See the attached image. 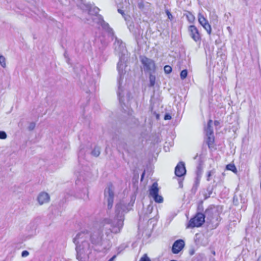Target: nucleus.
I'll return each instance as SVG.
<instances>
[{
    "instance_id": "1",
    "label": "nucleus",
    "mask_w": 261,
    "mask_h": 261,
    "mask_svg": "<svg viewBox=\"0 0 261 261\" xmlns=\"http://www.w3.org/2000/svg\"><path fill=\"white\" fill-rule=\"evenodd\" d=\"M134 202L126 203L122 201L118 203L115 206L114 219H105L102 229H98L92 233H89L87 230L79 232L74 238V241H76L79 238L82 239L85 237L90 239L95 250L98 252H107L111 248L112 244L110 240L102 239L103 231H105L107 236L111 233H119L124 224V215L131 209Z\"/></svg>"
},
{
    "instance_id": "2",
    "label": "nucleus",
    "mask_w": 261,
    "mask_h": 261,
    "mask_svg": "<svg viewBox=\"0 0 261 261\" xmlns=\"http://www.w3.org/2000/svg\"><path fill=\"white\" fill-rule=\"evenodd\" d=\"M114 50L115 53L119 57V61L117 64V70L118 71L119 77L117 79V84L118 89L117 91V96L120 103L121 105L124 103V97L125 92L121 87L123 75L125 73L124 68L126 67L125 62V53L126 52L125 45L121 40L118 39L115 37V41L114 43Z\"/></svg>"
},
{
    "instance_id": "3",
    "label": "nucleus",
    "mask_w": 261,
    "mask_h": 261,
    "mask_svg": "<svg viewBox=\"0 0 261 261\" xmlns=\"http://www.w3.org/2000/svg\"><path fill=\"white\" fill-rule=\"evenodd\" d=\"M89 239L85 238L83 237L82 238H79L76 241H74V238L73 239V243L76 245L75 250L76 251V258L79 260L81 261L83 257L82 255L83 254H88L91 252L92 246H91L89 241Z\"/></svg>"
},
{
    "instance_id": "4",
    "label": "nucleus",
    "mask_w": 261,
    "mask_h": 261,
    "mask_svg": "<svg viewBox=\"0 0 261 261\" xmlns=\"http://www.w3.org/2000/svg\"><path fill=\"white\" fill-rule=\"evenodd\" d=\"M221 211V208L219 206L210 205L204 212V215L210 223L214 224L216 222L214 225L215 228L219 225L221 220L220 216Z\"/></svg>"
},
{
    "instance_id": "5",
    "label": "nucleus",
    "mask_w": 261,
    "mask_h": 261,
    "mask_svg": "<svg viewBox=\"0 0 261 261\" xmlns=\"http://www.w3.org/2000/svg\"><path fill=\"white\" fill-rule=\"evenodd\" d=\"M100 153V148H81L78 152L79 164L82 166H86L84 160H86L87 155H91L94 157H97Z\"/></svg>"
},
{
    "instance_id": "6",
    "label": "nucleus",
    "mask_w": 261,
    "mask_h": 261,
    "mask_svg": "<svg viewBox=\"0 0 261 261\" xmlns=\"http://www.w3.org/2000/svg\"><path fill=\"white\" fill-rule=\"evenodd\" d=\"M212 120H210L204 129L205 136L204 137L203 145H207L208 147L213 146L215 141L213 129L212 126Z\"/></svg>"
},
{
    "instance_id": "7",
    "label": "nucleus",
    "mask_w": 261,
    "mask_h": 261,
    "mask_svg": "<svg viewBox=\"0 0 261 261\" xmlns=\"http://www.w3.org/2000/svg\"><path fill=\"white\" fill-rule=\"evenodd\" d=\"M205 218L204 214L196 213L195 216L190 220L187 227L188 228L200 227L204 223Z\"/></svg>"
},
{
    "instance_id": "8",
    "label": "nucleus",
    "mask_w": 261,
    "mask_h": 261,
    "mask_svg": "<svg viewBox=\"0 0 261 261\" xmlns=\"http://www.w3.org/2000/svg\"><path fill=\"white\" fill-rule=\"evenodd\" d=\"M159 188L156 182H153L149 189V196L152 198L153 200L158 203H162L164 201L162 195H159Z\"/></svg>"
},
{
    "instance_id": "9",
    "label": "nucleus",
    "mask_w": 261,
    "mask_h": 261,
    "mask_svg": "<svg viewBox=\"0 0 261 261\" xmlns=\"http://www.w3.org/2000/svg\"><path fill=\"white\" fill-rule=\"evenodd\" d=\"M141 62L145 72L153 73L155 72L156 67L153 60L144 56L141 57Z\"/></svg>"
},
{
    "instance_id": "10",
    "label": "nucleus",
    "mask_w": 261,
    "mask_h": 261,
    "mask_svg": "<svg viewBox=\"0 0 261 261\" xmlns=\"http://www.w3.org/2000/svg\"><path fill=\"white\" fill-rule=\"evenodd\" d=\"M105 198L107 199L108 202V208L111 209L113 204L114 193L112 190V185H109L106 188L104 192Z\"/></svg>"
},
{
    "instance_id": "11",
    "label": "nucleus",
    "mask_w": 261,
    "mask_h": 261,
    "mask_svg": "<svg viewBox=\"0 0 261 261\" xmlns=\"http://www.w3.org/2000/svg\"><path fill=\"white\" fill-rule=\"evenodd\" d=\"M189 35L196 43H200L201 36L198 29L194 25H191L188 28Z\"/></svg>"
},
{
    "instance_id": "12",
    "label": "nucleus",
    "mask_w": 261,
    "mask_h": 261,
    "mask_svg": "<svg viewBox=\"0 0 261 261\" xmlns=\"http://www.w3.org/2000/svg\"><path fill=\"white\" fill-rule=\"evenodd\" d=\"M175 174L178 177L184 176L186 174L185 164L184 162H179L175 168Z\"/></svg>"
},
{
    "instance_id": "13",
    "label": "nucleus",
    "mask_w": 261,
    "mask_h": 261,
    "mask_svg": "<svg viewBox=\"0 0 261 261\" xmlns=\"http://www.w3.org/2000/svg\"><path fill=\"white\" fill-rule=\"evenodd\" d=\"M96 19L97 20L95 21V23L100 24L103 29L107 31L108 33L112 34V35H114V32L112 29L110 27L109 24L107 22L105 21L101 15H97Z\"/></svg>"
},
{
    "instance_id": "14",
    "label": "nucleus",
    "mask_w": 261,
    "mask_h": 261,
    "mask_svg": "<svg viewBox=\"0 0 261 261\" xmlns=\"http://www.w3.org/2000/svg\"><path fill=\"white\" fill-rule=\"evenodd\" d=\"M185 242L182 239L176 240L173 244L172 246V252L174 254L178 253L184 247Z\"/></svg>"
},
{
    "instance_id": "15",
    "label": "nucleus",
    "mask_w": 261,
    "mask_h": 261,
    "mask_svg": "<svg viewBox=\"0 0 261 261\" xmlns=\"http://www.w3.org/2000/svg\"><path fill=\"white\" fill-rule=\"evenodd\" d=\"M86 7L88 10L89 14L94 16V17L92 18L93 21L94 22L96 21L97 20L96 16L99 15L98 14L99 9L97 7L92 6L90 4H87Z\"/></svg>"
},
{
    "instance_id": "16",
    "label": "nucleus",
    "mask_w": 261,
    "mask_h": 261,
    "mask_svg": "<svg viewBox=\"0 0 261 261\" xmlns=\"http://www.w3.org/2000/svg\"><path fill=\"white\" fill-rule=\"evenodd\" d=\"M49 199L50 197L48 194L44 192L39 193L37 197V201L40 205L48 202Z\"/></svg>"
},
{
    "instance_id": "17",
    "label": "nucleus",
    "mask_w": 261,
    "mask_h": 261,
    "mask_svg": "<svg viewBox=\"0 0 261 261\" xmlns=\"http://www.w3.org/2000/svg\"><path fill=\"white\" fill-rule=\"evenodd\" d=\"M200 180V176H196L195 179L194 183L191 190V193L192 194L194 195L196 193L199 185Z\"/></svg>"
},
{
    "instance_id": "18",
    "label": "nucleus",
    "mask_w": 261,
    "mask_h": 261,
    "mask_svg": "<svg viewBox=\"0 0 261 261\" xmlns=\"http://www.w3.org/2000/svg\"><path fill=\"white\" fill-rule=\"evenodd\" d=\"M203 158V153L199 155V159L198 161V165L197 167V171L196 174L197 176H201L202 174V164L203 163V161H202V158Z\"/></svg>"
},
{
    "instance_id": "19",
    "label": "nucleus",
    "mask_w": 261,
    "mask_h": 261,
    "mask_svg": "<svg viewBox=\"0 0 261 261\" xmlns=\"http://www.w3.org/2000/svg\"><path fill=\"white\" fill-rule=\"evenodd\" d=\"M216 185L215 186H211V185H208L206 188V192H205V193L203 194L204 195V199L205 200V199H207L208 198L210 197L211 195L213 193V190H214V187H215Z\"/></svg>"
},
{
    "instance_id": "20",
    "label": "nucleus",
    "mask_w": 261,
    "mask_h": 261,
    "mask_svg": "<svg viewBox=\"0 0 261 261\" xmlns=\"http://www.w3.org/2000/svg\"><path fill=\"white\" fill-rule=\"evenodd\" d=\"M198 22L202 26H203L204 24L208 22V21L206 19V18L203 16V15L201 13L198 14Z\"/></svg>"
},
{
    "instance_id": "21",
    "label": "nucleus",
    "mask_w": 261,
    "mask_h": 261,
    "mask_svg": "<svg viewBox=\"0 0 261 261\" xmlns=\"http://www.w3.org/2000/svg\"><path fill=\"white\" fill-rule=\"evenodd\" d=\"M203 212H204V207L203 206V201H200L198 204L196 213L204 214V213H203Z\"/></svg>"
},
{
    "instance_id": "22",
    "label": "nucleus",
    "mask_w": 261,
    "mask_h": 261,
    "mask_svg": "<svg viewBox=\"0 0 261 261\" xmlns=\"http://www.w3.org/2000/svg\"><path fill=\"white\" fill-rule=\"evenodd\" d=\"M226 169L228 170L231 171L234 173H236L237 171L236 167L233 164H229L227 165Z\"/></svg>"
},
{
    "instance_id": "23",
    "label": "nucleus",
    "mask_w": 261,
    "mask_h": 261,
    "mask_svg": "<svg viewBox=\"0 0 261 261\" xmlns=\"http://www.w3.org/2000/svg\"><path fill=\"white\" fill-rule=\"evenodd\" d=\"M149 86H154L155 82V76L152 74V73H149Z\"/></svg>"
},
{
    "instance_id": "24",
    "label": "nucleus",
    "mask_w": 261,
    "mask_h": 261,
    "mask_svg": "<svg viewBox=\"0 0 261 261\" xmlns=\"http://www.w3.org/2000/svg\"><path fill=\"white\" fill-rule=\"evenodd\" d=\"M202 27L206 31V32L209 35L211 34L212 31L211 27L208 22L204 24V25Z\"/></svg>"
},
{
    "instance_id": "25",
    "label": "nucleus",
    "mask_w": 261,
    "mask_h": 261,
    "mask_svg": "<svg viewBox=\"0 0 261 261\" xmlns=\"http://www.w3.org/2000/svg\"><path fill=\"white\" fill-rule=\"evenodd\" d=\"M188 75V71L187 69L182 70L180 74V78L182 80L186 79Z\"/></svg>"
},
{
    "instance_id": "26",
    "label": "nucleus",
    "mask_w": 261,
    "mask_h": 261,
    "mask_svg": "<svg viewBox=\"0 0 261 261\" xmlns=\"http://www.w3.org/2000/svg\"><path fill=\"white\" fill-rule=\"evenodd\" d=\"M0 65L4 68H5L6 66V59L5 58L2 56H0Z\"/></svg>"
},
{
    "instance_id": "27",
    "label": "nucleus",
    "mask_w": 261,
    "mask_h": 261,
    "mask_svg": "<svg viewBox=\"0 0 261 261\" xmlns=\"http://www.w3.org/2000/svg\"><path fill=\"white\" fill-rule=\"evenodd\" d=\"M216 172V171H215V169H213L210 171H209L208 172H207V181H210V179H211V177L214 175Z\"/></svg>"
},
{
    "instance_id": "28",
    "label": "nucleus",
    "mask_w": 261,
    "mask_h": 261,
    "mask_svg": "<svg viewBox=\"0 0 261 261\" xmlns=\"http://www.w3.org/2000/svg\"><path fill=\"white\" fill-rule=\"evenodd\" d=\"M164 71L167 74H169L172 71V67L169 65H166L164 68Z\"/></svg>"
},
{
    "instance_id": "29",
    "label": "nucleus",
    "mask_w": 261,
    "mask_h": 261,
    "mask_svg": "<svg viewBox=\"0 0 261 261\" xmlns=\"http://www.w3.org/2000/svg\"><path fill=\"white\" fill-rule=\"evenodd\" d=\"M153 210V206L151 204H149L147 206L146 212H145V215H148L152 213Z\"/></svg>"
},
{
    "instance_id": "30",
    "label": "nucleus",
    "mask_w": 261,
    "mask_h": 261,
    "mask_svg": "<svg viewBox=\"0 0 261 261\" xmlns=\"http://www.w3.org/2000/svg\"><path fill=\"white\" fill-rule=\"evenodd\" d=\"M139 261H151L150 258L146 254H144L140 259Z\"/></svg>"
},
{
    "instance_id": "31",
    "label": "nucleus",
    "mask_w": 261,
    "mask_h": 261,
    "mask_svg": "<svg viewBox=\"0 0 261 261\" xmlns=\"http://www.w3.org/2000/svg\"><path fill=\"white\" fill-rule=\"evenodd\" d=\"M187 17L188 20L191 22H192L194 21V18H195L194 16L190 13H189V15H187Z\"/></svg>"
},
{
    "instance_id": "32",
    "label": "nucleus",
    "mask_w": 261,
    "mask_h": 261,
    "mask_svg": "<svg viewBox=\"0 0 261 261\" xmlns=\"http://www.w3.org/2000/svg\"><path fill=\"white\" fill-rule=\"evenodd\" d=\"M7 134L4 131H0V139H5L7 138Z\"/></svg>"
},
{
    "instance_id": "33",
    "label": "nucleus",
    "mask_w": 261,
    "mask_h": 261,
    "mask_svg": "<svg viewBox=\"0 0 261 261\" xmlns=\"http://www.w3.org/2000/svg\"><path fill=\"white\" fill-rule=\"evenodd\" d=\"M29 255V252L27 250H23L21 252V256L22 257H25L28 256Z\"/></svg>"
},
{
    "instance_id": "34",
    "label": "nucleus",
    "mask_w": 261,
    "mask_h": 261,
    "mask_svg": "<svg viewBox=\"0 0 261 261\" xmlns=\"http://www.w3.org/2000/svg\"><path fill=\"white\" fill-rule=\"evenodd\" d=\"M138 8L140 9H143L144 7V4L143 1H141L138 4Z\"/></svg>"
},
{
    "instance_id": "35",
    "label": "nucleus",
    "mask_w": 261,
    "mask_h": 261,
    "mask_svg": "<svg viewBox=\"0 0 261 261\" xmlns=\"http://www.w3.org/2000/svg\"><path fill=\"white\" fill-rule=\"evenodd\" d=\"M233 204L235 205H237L239 204L238 199L236 197V196H234V197L233 198Z\"/></svg>"
},
{
    "instance_id": "36",
    "label": "nucleus",
    "mask_w": 261,
    "mask_h": 261,
    "mask_svg": "<svg viewBox=\"0 0 261 261\" xmlns=\"http://www.w3.org/2000/svg\"><path fill=\"white\" fill-rule=\"evenodd\" d=\"M171 116L169 114H166L164 116V119L166 120H170L171 119Z\"/></svg>"
},
{
    "instance_id": "37",
    "label": "nucleus",
    "mask_w": 261,
    "mask_h": 261,
    "mask_svg": "<svg viewBox=\"0 0 261 261\" xmlns=\"http://www.w3.org/2000/svg\"><path fill=\"white\" fill-rule=\"evenodd\" d=\"M35 124L33 122L31 123L30 124V126H29V130H33L35 128Z\"/></svg>"
},
{
    "instance_id": "38",
    "label": "nucleus",
    "mask_w": 261,
    "mask_h": 261,
    "mask_svg": "<svg viewBox=\"0 0 261 261\" xmlns=\"http://www.w3.org/2000/svg\"><path fill=\"white\" fill-rule=\"evenodd\" d=\"M166 13H167V15H168V18H169V19H172V14L170 13V12H169L168 11H166Z\"/></svg>"
},
{
    "instance_id": "39",
    "label": "nucleus",
    "mask_w": 261,
    "mask_h": 261,
    "mask_svg": "<svg viewBox=\"0 0 261 261\" xmlns=\"http://www.w3.org/2000/svg\"><path fill=\"white\" fill-rule=\"evenodd\" d=\"M145 175V170H144V171L142 172L141 175V181H142L144 178V176Z\"/></svg>"
},
{
    "instance_id": "40",
    "label": "nucleus",
    "mask_w": 261,
    "mask_h": 261,
    "mask_svg": "<svg viewBox=\"0 0 261 261\" xmlns=\"http://www.w3.org/2000/svg\"><path fill=\"white\" fill-rule=\"evenodd\" d=\"M178 184H179V188H182V187H183L182 180L179 179L178 180Z\"/></svg>"
},
{
    "instance_id": "41",
    "label": "nucleus",
    "mask_w": 261,
    "mask_h": 261,
    "mask_svg": "<svg viewBox=\"0 0 261 261\" xmlns=\"http://www.w3.org/2000/svg\"><path fill=\"white\" fill-rule=\"evenodd\" d=\"M117 257L116 255H113L111 258H110L108 261H114Z\"/></svg>"
},
{
    "instance_id": "42",
    "label": "nucleus",
    "mask_w": 261,
    "mask_h": 261,
    "mask_svg": "<svg viewBox=\"0 0 261 261\" xmlns=\"http://www.w3.org/2000/svg\"><path fill=\"white\" fill-rule=\"evenodd\" d=\"M118 11L119 13H120L122 15H124V12L123 10L120 9H118Z\"/></svg>"
},
{
    "instance_id": "43",
    "label": "nucleus",
    "mask_w": 261,
    "mask_h": 261,
    "mask_svg": "<svg viewBox=\"0 0 261 261\" xmlns=\"http://www.w3.org/2000/svg\"><path fill=\"white\" fill-rule=\"evenodd\" d=\"M194 253H195V251H194V249L191 250L190 251V254L191 255H193V254H194Z\"/></svg>"
},
{
    "instance_id": "44",
    "label": "nucleus",
    "mask_w": 261,
    "mask_h": 261,
    "mask_svg": "<svg viewBox=\"0 0 261 261\" xmlns=\"http://www.w3.org/2000/svg\"><path fill=\"white\" fill-rule=\"evenodd\" d=\"M154 114L155 115V117L156 119H159L160 118V115L159 114H157L156 113H154Z\"/></svg>"
},
{
    "instance_id": "45",
    "label": "nucleus",
    "mask_w": 261,
    "mask_h": 261,
    "mask_svg": "<svg viewBox=\"0 0 261 261\" xmlns=\"http://www.w3.org/2000/svg\"><path fill=\"white\" fill-rule=\"evenodd\" d=\"M198 156V153H197V154L194 157V159L196 160Z\"/></svg>"
},
{
    "instance_id": "46",
    "label": "nucleus",
    "mask_w": 261,
    "mask_h": 261,
    "mask_svg": "<svg viewBox=\"0 0 261 261\" xmlns=\"http://www.w3.org/2000/svg\"><path fill=\"white\" fill-rule=\"evenodd\" d=\"M64 56H65V58H67V53H66V52H65V53H64Z\"/></svg>"
},
{
    "instance_id": "47",
    "label": "nucleus",
    "mask_w": 261,
    "mask_h": 261,
    "mask_svg": "<svg viewBox=\"0 0 261 261\" xmlns=\"http://www.w3.org/2000/svg\"><path fill=\"white\" fill-rule=\"evenodd\" d=\"M165 151H169V147H168L167 149H165Z\"/></svg>"
},
{
    "instance_id": "48",
    "label": "nucleus",
    "mask_w": 261,
    "mask_h": 261,
    "mask_svg": "<svg viewBox=\"0 0 261 261\" xmlns=\"http://www.w3.org/2000/svg\"><path fill=\"white\" fill-rule=\"evenodd\" d=\"M159 152V151H158V152H157V153H156V155H158Z\"/></svg>"
},
{
    "instance_id": "49",
    "label": "nucleus",
    "mask_w": 261,
    "mask_h": 261,
    "mask_svg": "<svg viewBox=\"0 0 261 261\" xmlns=\"http://www.w3.org/2000/svg\"><path fill=\"white\" fill-rule=\"evenodd\" d=\"M170 261H177L176 260H174V259H172V260H171Z\"/></svg>"
},
{
    "instance_id": "50",
    "label": "nucleus",
    "mask_w": 261,
    "mask_h": 261,
    "mask_svg": "<svg viewBox=\"0 0 261 261\" xmlns=\"http://www.w3.org/2000/svg\"><path fill=\"white\" fill-rule=\"evenodd\" d=\"M204 151H206V149H205L204 150H203L202 152H204Z\"/></svg>"
}]
</instances>
